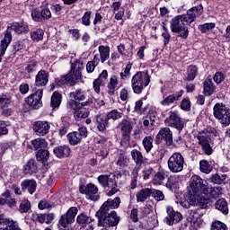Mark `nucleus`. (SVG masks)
Instances as JSON below:
<instances>
[{
  "instance_id": "nucleus-1",
  "label": "nucleus",
  "mask_w": 230,
  "mask_h": 230,
  "mask_svg": "<svg viewBox=\"0 0 230 230\" xmlns=\"http://www.w3.org/2000/svg\"><path fill=\"white\" fill-rule=\"evenodd\" d=\"M121 204L119 197L115 199H108L100 208L96 213L98 217V227H102L101 230H109L111 227H116L119 224V217L116 211H111L110 209H118Z\"/></svg>"
},
{
  "instance_id": "nucleus-2",
  "label": "nucleus",
  "mask_w": 230,
  "mask_h": 230,
  "mask_svg": "<svg viewBox=\"0 0 230 230\" xmlns=\"http://www.w3.org/2000/svg\"><path fill=\"white\" fill-rule=\"evenodd\" d=\"M202 13H204V7L199 4L189 9L186 14L172 18L171 21V31L178 33V37H181V39H188L190 31L187 26H190L191 22H195V19L200 17Z\"/></svg>"
},
{
  "instance_id": "nucleus-3",
  "label": "nucleus",
  "mask_w": 230,
  "mask_h": 230,
  "mask_svg": "<svg viewBox=\"0 0 230 230\" xmlns=\"http://www.w3.org/2000/svg\"><path fill=\"white\" fill-rule=\"evenodd\" d=\"M82 69H84V62L80 59L74 61L71 64L70 73L55 79L56 85H58V87L62 85H75L82 78Z\"/></svg>"
},
{
  "instance_id": "nucleus-4",
  "label": "nucleus",
  "mask_w": 230,
  "mask_h": 230,
  "mask_svg": "<svg viewBox=\"0 0 230 230\" xmlns=\"http://www.w3.org/2000/svg\"><path fill=\"white\" fill-rule=\"evenodd\" d=\"M190 195L194 197L197 202H200L208 188V181L200 178L199 175H193L190 178Z\"/></svg>"
},
{
  "instance_id": "nucleus-5",
  "label": "nucleus",
  "mask_w": 230,
  "mask_h": 230,
  "mask_svg": "<svg viewBox=\"0 0 230 230\" xmlns=\"http://www.w3.org/2000/svg\"><path fill=\"white\" fill-rule=\"evenodd\" d=\"M94 102H96V99H94L93 97L88 98L87 101L84 102H78L71 99L68 101L67 105L69 109H73V111H75V118L77 120H80L89 116V110H87L85 107H87V105H93Z\"/></svg>"
},
{
  "instance_id": "nucleus-6",
  "label": "nucleus",
  "mask_w": 230,
  "mask_h": 230,
  "mask_svg": "<svg viewBox=\"0 0 230 230\" xmlns=\"http://www.w3.org/2000/svg\"><path fill=\"white\" fill-rule=\"evenodd\" d=\"M150 84V75L148 72H137L131 79V87L135 94H141L143 87L148 86Z\"/></svg>"
},
{
  "instance_id": "nucleus-7",
  "label": "nucleus",
  "mask_w": 230,
  "mask_h": 230,
  "mask_svg": "<svg viewBox=\"0 0 230 230\" xmlns=\"http://www.w3.org/2000/svg\"><path fill=\"white\" fill-rule=\"evenodd\" d=\"M213 137V132L204 130L198 134L197 139L199 145H200L203 152L207 155H211L213 154V148H211V137Z\"/></svg>"
},
{
  "instance_id": "nucleus-8",
  "label": "nucleus",
  "mask_w": 230,
  "mask_h": 230,
  "mask_svg": "<svg viewBox=\"0 0 230 230\" xmlns=\"http://www.w3.org/2000/svg\"><path fill=\"white\" fill-rule=\"evenodd\" d=\"M168 168L172 173H179L184 170V156L181 153H174L167 162Z\"/></svg>"
},
{
  "instance_id": "nucleus-9",
  "label": "nucleus",
  "mask_w": 230,
  "mask_h": 230,
  "mask_svg": "<svg viewBox=\"0 0 230 230\" xmlns=\"http://www.w3.org/2000/svg\"><path fill=\"white\" fill-rule=\"evenodd\" d=\"M78 213V208L75 207L70 208L67 212L61 216L58 220V229L59 230H69L67 226L75 222V218Z\"/></svg>"
},
{
  "instance_id": "nucleus-10",
  "label": "nucleus",
  "mask_w": 230,
  "mask_h": 230,
  "mask_svg": "<svg viewBox=\"0 0 230 230\" xmlns=\"http://www.w3.org/2000/svg\"><path fill=\"white\" fill-rule=\"evenodd\" d=\"M214 116L217 119L221 120L224 127H227L230 124V110L222 103H217L214 106Z\"/></svg>"
},
{
  "instance_id": "nucleus-11",
  "label": "nucleus",
  "mask_w": 230,
  "mask_h": 230,
  "mask_svg": "<svg viewBox=\"0 0 230 230\" xmlns=\"http://www.w3.org/2000/svg\"><path fill=\"white\" fill-rule=\"evenodd\" d=\"M164 123L167 127H172L179 131L184 128V121L181 119V117H179V114L175 111L169 112V116L165 119Z\"/></svg>"
},
{
  "instance_id": "nucleus-12",
  "label": "nucleus",
  "mask_w": 230,
  "mask_h": 230,
  "mask_svg": "<svg viewBox=\"0 0 230 230\" xmlns=\"http://www.w3.org/2000/svg\"><path fill=\"white\" fill-rule=\"evenodd\" d=\"M87 136V128L81 127L77 131H74L67 135V139L70 145H78Z\"/></svg>"
},
{
  "instance_id": "nucleus-13",
  "label": "nucleus",
  "mask_w": 230,
  "mask_h": 230,
  "mask_svg": "<svg viewBox=\"0 0 230 230\" xmlns=\"http://www.w3.org/2000/svg\"><path fill=\"white\" fill-rule=\"evenodd\" d=\"M167 217L164 218V223L167 226H173V224H179L182 220V214L178 211L173 210V208L167 207Z\"/></svg>"
},
{
  "instance_id": "nucleus-14",
  "label": "nucleus",
  "mask_w": 230,
  "mask_h": 230,
  "mask_svg": "<svg viewBox=\"0 0 230 230\" xmlns=\"http://www.w3.org/2000/svg\"><path fill=\"white\" fill-rule=\"evenodd\" d=\"M42 89L37 90L34 93H31L27 99L26 102L30 107H32V109H40V107H42Z\"/></svg>"
},
{
  "instance_id": "nucleus-15",
  "label": "nucleus",
  "mask_w": 230,
  "mask_h": 230,
  "mask_svg": "<svg viewBox=\"0 0 230 230\" xmlns=\"http://www.w3.org/2000/svg\"><path fill=\"white\" fill-rule=\"evenodd\" d=\"M32 128L36 136H46L49 132L51 126L49 121L38 120L33 123Z\"/></svg>"
},
{
  "instance_id": "nucleus-16",
  "label": "nucleus",
  "mask_w": 230,
  "mask_h": 230,
  "mask_svg": "<svg viewBox=\"0 0 230 230\" xmlns=\"http://www.w3.org/2000/svg\"><path fill=\"white\" fill-rule=\"evenodd\" d=\"M220 195H222L221 187H207L200 200H204L206 202V200H209V199H218Z\"/></svg>"
},
{
  "instance_id": "nucleus-17",
  "label": "nucleus",
  "mask_w": 230,
  "mask_h": 230,
  "mask_svg": "<svg viewBox=\"0 0 230 230\" xmlns=\"http://www.w3.org/2000/svg\"><path fill=\"white\" fill-rule=\"evenodd\" d=\"M0 230H22L19 228L17 222L4 217L0 215Z\"/></svg>"
},
{
  "instance_id": "nucleus-18",
  "label": "nucleus",
  "mask_w": 230,
  "mask_h": 230,
  "mask_svg": "<svg viewBox=\"0 0 230 230\" xmlns=\"http://www.w3.org/2000/svg\"><path fill=\"white\" fill-rule=\"evenodd\" d=\"M182 94H184V91L181 90L176 92L167 97H165L163 101H161V105L164 107H170V105H173V103H177L181 98H182Z\"/></svg>"
},
{
  "instance_id": "nucleus-19",
  "label": "nucleus",
  "mask_w": 230,
  "mask_h": 230,
  "mask_svg": "<svg viewBox=\"0 0 230 230\" xmlns=\"http://www.w3.org/2000/svg\"><path fill=\"white\" fill-rule=\"evenodd\" d=\"M118 128L120 129V132L126 141H128L130 133L132 132V124L127 119L121 120L118 125Z\"/></svg>"
},
{
  "instance_id": "nucleus-20",
  "label": "nucleus",
  "mask_w": 230,
  "mask_h": 230,
  "mask_svg": "<svg viewBox=\"0 0 230 230\" xmlns=\"http://www.w3.org/2000/svg\"><path fill=\"white\" fill-rule=\"evenodd\" d=\"M49 82V73L40 70L35 76V85L37 87H46Z\"/></svg>"
},
{
  "instance_id": "nucleus-21",
  "label": "nucleus",
  "mask_w": 230,
  "mask_h": 230,
  "mask_svg": "<svg viewBox=\"0 0 230 230\" xmlns=\"http://www.w3.org/2000/svg\"><path fill=\"white\" fill-rule=\"evenodd\" d=\"M156 137L158 139H164L168 146H172V143H173V133H172L170 128H161Z\"/></svg>"
},
{
  "instance_id": "nucleus-22",
  "label": "nucleus",
  "mask_w": 230,
  "mask_h": 230,
  "mask_svg": "<svg viewBox=\"0 0 230 230\" xmlns=\"http://www.w3.org/2000/svg\"><path fill=\"white\" fill-rule=\"evenodd\" d=\"M10 42H12V33L7 31V32L4 33V37L1 40V44H0V62L3 57H4V54L6 53V49H8V46H10Z\"/></svg>"
},
{
  "instance_id": "nucleus-23",
  "label": "nucleus",
  "mask_w": 230,
  "mask_h": 230,
  "mask_svg": "<svg viewBox=\"0 0 230 230\" xmlns=\"http://www.w3.org/2000/svg\"><path fill=\"white\" fill-rule=\"evenodd\" d=\"M95 123L99 132H105V130H107V127H109V119H107V115L105 117L101 114H97L95 116Z\"/></svg>"
},
{
  "instance_id": "nucleus-24",
  "label": "nucleus",
  "mask_w": 230,
  "mask_h": 230,
  "mask_svg": "<svg viewBox=\"0 0 230 230\" xmlns=\"http://www.w3.org/2000/svg\"><path fill=\"white\" fill-rule=\"evenodd\" d=\"M10 30H12L13 31H15V33H18V34L28 33V31H30V28L28 27V24L19 23V22H13L11 26H9L5 33H7L8 31L11 32Z\"/></svg>"
},
{
  "instance_id": "nucleus-25",
  "label": "nucleus",
  "mask_w": 230,
  "mask_h": 230,
  "mask_svg": "<svg viewBox=\"0 0 230 230\" xmlns=\"http://www.w3.org/2000/svg\"><path fill=\"white\" fill-rule=\"evenodd\" d=\"M22 191L28 190L30 195H33L34 191H37V181L35 180H24L21 183Z\"/></svg>"
},
{
  "instance_id": "nucleus-26",
  "label": "nucleus",
  "mask_w": 230,
  "mask_h": 230,
  "mask_svg": "<svg viewBox=\"0 0 230 230\" xmlns=\"http://www.w3.org/2000/svg\"><path fill=\"white\" fill-rule=\"evenodd\" d=\"M53 154L58 159L69 157V155L71 154V148H69L67 146H57L53 149Z\"/></svg>"
},
{
  "instance_id": "nucleus-27",
  "label": "nucleus",
  "mask_w": 230,
  "mask_h": 230,
  "mask_svg": "<svg viewBox=\"0 0 230 230\" xmlns=\"http://www.w3.org/2000/svg\"><path fill=\"white\" fill-rule=\"evenodd\" d=\"M77 224L82 226V227H86V230H93V219L84 214H81L76 218Z\"/></svg>"
},
{
  "instance_id": "nucleus-28",
  "label": "nucleus",
  "mask_w": 230,
  "mask_h": 230,
  "mask_svg": "<svg viewBox=\"0 0 230 230\" xmlns=\"http://www.w3.org/2000/svg\"><path fill=\"white\" fill-rule=\"evenodd\" d=\"M181 185V176L179 175H171L166 182V188L169 190H178Z\"/></svg>"
},
{
  "instance_id": "nucleus-29",
  "label": "nucleus",
  "mask_w": 230,
  "mask_h": 230,
  "mask_svg": "<svg viewBox=\"0 0 230 230\" xmlns=\"http://www.w3.org/2000/svg\"><path fill=\"white\" fill-rule=\"evenodd\" d=\"M98 193V187L93 183L88 184L85 187V195L90 200H98V197L94 196Z\"/></svg>"
},
{
  "instance_id": "nucleus-30",
  "label": "nucleus",
  "mask_w": 230,
  "mask_h": 230,
  "mask_svg": "<svg viewBox=\"0 0 230 230\" xmlns=\"http://www.w3.org/2000/svg\"><path fill=\"white\" fill-rule=\"evenodd\" d=\"M130 164V158L128 155L125 152H121L119 154L118 160L116 162V165L119 166L120 168H126Z\"/></svg>"
},
{
  "instance_id": "nucleus-31",
  "label": "nucleus",
  "mask_w": 230,
  "mask_h": 230,
  "mask_svg": "<svg viewBox=\"0 0 230 230\" xmlns=\"http://www.w3.org/2000/svg\"><path fill=\"white\" fill-rule=\"evenodd\" d=\"M98 51L100 53L102 64L106 62V60H109V58H111V48H109V46L101 45L98 48Z\"/></svg>"
},
{
  "instance_id": "nucleus-32",
  "label": "nucleus",
  "mask_w": 230,
  "mask_h": 230,
  "mask_svg": "<svg viewBox=\"0 0 230 230\" xmlns=\"http://www.w3.org/2000/svg\"><path fill=\"white\" fill-rule=\"evenodd\" d=\"M186 77L185 79L187 82H193L194 78H197V75H199V67L195 65H190L187 68L186 72Z\"/></svg>"
},
{
  "instance_id": "nucleus-33",
  "label": "nucleus",
  "mask_w": 230,
  "mask_h": 230,
  "mask_svg": "<svg viewBox=\"0 0 230 230\" xmlns=\"http://www.w3.org/2000/svg\"><path fill=\"white\" fill-rule=\"evenodd\" d=\"M149 197H152V189H142L137 193V201L145 202Z\"/></svg>"
},
{
  "instance_id": "nucleus-34",
  "label": "nucleus",
  "mask_w": 230,
  "mask_h": 230,
  "mask_svg": "<svg viewBox=\"0 0 230 230\" xmlns=\"http://www.w3.org/2000/svg\"><path fill=\"white\" fill-rule=\"evenodd\" d=\"M215 86L213 84V81L208 78L203 83V93L205 96H211L213 93H215Z\"/></svg>"
},
{
  "instance_id": "nucleus-35",
  "label": "nucleus",
  "mask_w": 230,
  "mask_h": 230,
  "mask_svg": "<svg viewBox=\"0 0 230 230\" xmlns=\"http://www.w3.org/2000/svg\"><path fill=\"white\" fill-rule=\"evenodd\" d=\"M216 209L223 213V215H227L229 213V208L227 207V201L225 199H219L215 204Z\"/></svg>"
},
{
  "instance_id": "nucleus-36",
  "label": "nucleus",
  "mask_w": 230,
  "mask_h": 230,
  "mask_svg": "<svg viewBox=\"0 0 230 230\" xmlns=\"http://www.w3.org/2000/svg\"><path fill=\"white\" fill-rule=\"evenodd\" d=\"M98 182L101 183V185L103 188H107L108 186H114V178H109V175H100L97 178Z\"/></svg>"
},
{
  "instance_id": "nucleus-37",
  "label": "nucleus",
  "mask_w": 230,
  "mask_h": 230,
  "mask_svg": "<svg viewBox=\"0 0 230 230\" xmlns=\"http://www.w3.org/2000/svg\"><path fill=\"white\" fill-rule=\"evenodd\" d=\"M62 103V95L58 92H54L51 96L50 106L52 109H58Z\"/></svg>"
},
{
  "instance_id": "nucleus-38",
  "label": "nucleus",
  "mask_w": 230,
  "mask_h": 230,
  "mask_svg": "<svg viewBox=\"0 0 230 230\" xmlns=\"http://www.w3.org/2000/svg\"><path fill=\"white\" fill-rule=\"evenodd\" d=\"M131 157L136 164L141 165L145 163V157L143 156V153H141L137 149H133L131 151Z\"/></svg>"
},
{
  "instance_id": "nucleus-39",
  "label": "nucleus",
  "mask_w": 230,
  "mask_h": 230,
  "mask_svg": "<svg viewBox=\"0 0 230 230\" xmlns=\"http://www.w3.org/2000/svg\"><path fill=\"white\" fill-rule=\"evenodd\" d=\"M142 145L146 154L150 153V150L154 148V137L152 136L145 137L142 140Z\"/></svg>"
},
{
  "instance_id": "nucleus-40",
  "label": "nucleus",
  "mask_w": 230,
  "mask_h": 230,
  "mask_svg": "<svg viewBox=\"0 0 230 230\" xmlns=\"http://www.w3.org/2000/svg\"><path fill=\"white\" fill-rule=\"evenodd\" d=\"M70 98H74V101L84 102L85 100V91L82 89H77L75 92L69 93Z\"/></svg>"
},
{
  "instance_id": "nucleus-41",
  "label": "nucleus",
  "mask_w": 230,
  "mask_h": 230,
  "mask_svg": "<svg viewBox=\"0 0 230 230\" xmlns=\"http://www.w3.org/2000/svg\"><path fill=\"white\" fill-rule=\"evenodd\" d=\"M100 64V58H98V55H95L93 57V59L92 61H89L86 64V71L87 73H93L94 69H96V66Z\"/></svg>"
},
{
  "instance_id": "nucleus-42",
  "label": "nucleus",
  "mask_w": 230,
  "mask_h": 230,
  "mask_svg": "<svg viewBox=\"0 0 230 230\" xmlns=\"http://www.w3.org/2000/svg\"><path fill=\"white\" fill-rule=\"evenodd\" d=\"M25 174H31L37 172V165L35 164V160H30L23 168Z\"/></svg>"
},
{
  "instance_id": "nucleus-43",
  "label": "nucleus",
  "mask_w": 230,
  "mask_h": 230,
  "mask_svg": "<svg viewBox=\"0 0 230 230\" xmlns=\"http://www.w3.org/2000/svg\"><path fill=\"white\" fill-rule=\"evenodd\" d=\"M199 169L203 173H211L213 172V165L207 160H201L199 162Z\"/></svg>"
},
{
  "instance_id": "nucleus-44",
  "label": "nucleus",
  "mask_w": 230,
  "mask_h": 230,
  "mask_svg": "<svg viewBox=\"0 0 230 230\" xmlns=\"http://www.w3.org/2000/svg\"><path fill=\"white\" fill-rule=\"evenodd\" d=\"M36 157L38 161H40V163H45V161L49 159V151L46 149H40L36 154Z\"/></svg>"
},
{
  "instance_id": "nucleus-45",
  "label": "nucleus",
  "mask_w": 230,
  "mask_h": 230,
  "mask_svg": "<svg viewBox=\"0 0 230 230\" xmlns=\"http://www.w3.org/2000/svg\"><path fill=\"white\" fill-rule=\"evenodd\" d=\"M31 39L34 42H39V40H42L44 39V31L42 29H38L31 32Z\"/></svg>"
},
{
  "instance_id": "nucleus-46",
  "label": "nucleus",
  "mask_w": 230,
  "mask_h": 230,
  "mask_svg": "<svg viewBox=\"0 0 230 230\" xmlns=\"http://www.w3.org/2000/svg\"><path fill=\"white\" fill-rule=\"evenodd\" d=\"M34 150H39L40 148H46L48 146V142L43 138H36L31 141Z\"/></svg>"
},
{
  "instance_id": "nucleus-47",
  "label": "nucleus",
  "mask_w": 230,
  "mask_h": 230,
  "mask_svg": "<svg viewBox=\"0 0 230 230\" xmlns=\"http://www.w3.org/2000/svg\"><path fill=\"white\" fill-rule=\"evenodd\" d=\"M121 118H123V112L118 110H112L107 113V119H112L113 121H116L118 119H121Z\"/></svg>"
},
{
  "instance_id": "nucleus-48",
  "label": "nucleus",
  "mask_w": 230,
  "mask_h": 230,
  "mask_svg": "<svg viewBox=\"0 0 230 230\" xmlns=\"http://www.w3.org/2000/svg\"><path fill=\"white\" fill-rule=\"evenodd\" d=\"M46 218H48L46 214H38L36 212L32 213L31 217V219L33 220V222H40V224H44Z\"/></svg>"
},
{
  "instance_id": "nucleus-49",
  "label": "nucleus",
  "mask_w": 230,
  "mask_h": 230,
  "mask_svg": "<svg viewBox=\"0 0 230 230\" xmlns=\"http://www.w3.org/2000/svg\"><path fill=\"white\" fill-rule=\"evenodd\" d=\"M216 24L214 22L210 23H204L199 25L198 29L200 31L201 33H208V31H211L215 28Z\"/></svg>"
},
{
  "instance_id": "nucleus-50",
  "label": "nucleus",
  "mask_w": 230,
  "mask_h": 230,
  "mask_svg": "<svg viewBox=\"0 0 230 230\" xmlns=\"http://www.w3.org/2000/svg\"><path fill=\"white\" fill-rule=\"evenodd\" d=\"M151 197H154L155 200H156L157 202L164 200V194L163 193V191L155 189L152 190Z\"/></svg>"
},
{
  "instance_id": "nucleus-51",
  "label": "nucleus",
  "mask_w": 230,
  "mask_h": 230,
  "mask_svg": "<svg viewBox=\"0 0 230 230\" xmlns=\"http://www.w3.org/2000/svg\"><path fill=\"white\" fill-rule=\"evenodd\" d=\"M211 230H227V226L220 221H214L211 225Z\"/></svg>"
},
{
  "instance_id": "nucleus-52",
  "label": "nucleus",
  "mask_w": 230,
  "mask_h": 230,
  "mask_svg": "<svg viewBox=\"0 0 230 230\" xmlns=\"http://www.w3.org/2000/svg\"><path fill=\"white\" fill-rule=\"evenodd\" d=\"M130 69H132V63H128L126 66L124 72L120 73V78L122 80H127V78H130Z\"/></svg>"
},
{
  "instance_id": "nucleus-53",
  "label": "nucleus",
  "mask_w": 230,
  "mask_h": 230,
  "mask_svg": "<svg viewBox=\"0 0 230 230\" xmlns=\"http://www.w3.org/2000/svg\"><path fill=\"white\" fill-rule=\"evenodd\" d=\"M118 87V77L116 75H113L110 79V83L108 84V89H110V93H114V89Z\"/></svg>"
},
{
  "instance_id": "nucleus-54",
  "label": "nucleus",
  "mask_w": 230,
  "mask_h": 230,
  "mask_svg": "<svg viewBox=\"0 0 230 230\" xmlns=\"http://www.w3.org/2000/svg\"><path fill=\"white\" fill-rule=\"evenodd\" d=\"M226 179V174H222V175L214 174L211 178V181L214 182V184H223Z\"/></svg>"
},
{
  "instance_id": "nucleus-55",
  "label": "nucleus",
  "mask_w": 230,
  "mask_h": 230,
  "mask_svg": "<svg viewBox=\"0 0 230 230\" xmlns=\"http://www.w3.org/2000/svg\"><path fill=\"white\" fill-rule=\"evenodd\" d=\"M92 14H93V12H91V11L84 13V14L82 17V24H84V26H89V24H91V15Z\"/></svg>"
},
{
  "instance_id": "nucleus-56",
  "label": "nucleus",
  "mask_w": 230,
  "mask_h": 230,
  "mask_svg": "<svg viewBox=\"0 0 230 230\" xmlns=\"http://www.w3.org/2000/svg\"><path fill=\"white\" fill-rule=\"evenodd\" d=\"M31 204L28 200H23L20 204V211L21 213H28L30 211Z\"/></svg>"
},
{
  "instance_id": "nucleus-57",
  "label": "nucleus",
  "mask_w": 230,
  "mask_h": 230,
  "mask_svg": "<svg viewBox=\"0 0 230 230\" xmlns=\"http://www.w3.org/2000/svg\"><path fill=\"white\" fill-rule=\"evenodd\" d=\"M10 103H12V100L10 99V97L6 95H2L0 97V106L2 107V109H4V107L10 105Z\"/></svg>"
},
{
  "instance_id": "nucleus-58",
  "label": "nucleus",
  "mask_w": 230,
  "mask_h": 230,
  "mask_svg": "<svg viewBox=\"0 0 230 230\" xmlns=\"http://www.w3.org/2000/svg\"><path fill=\"white\" fill-rule=\"evenodd\" d=\"M31 17L36 22H42V14L39 10L34 9L31 12Z\"/></svg>"
},
{
  "instance_id": "nucleus-59",
  "label": "nucleus",
  "mask_w": 230,
  "mask_h": 230,
  "mask_svg": "<svg viewBox=\"0 0 230 230\" xmlns=\"http://www.w3.org/2000/svg\"><path fill=\"white\" fill-rule=\"evenodd\" d=\"M118 183H116V180H114V184L112 186H108L107 188H111V190L107 192L108 197H112V195H116L119 189H118Z\"/></svg>"
},
{
  "instance_id": "nucleus-60",
  "label": "nucleus",
  "mask_w": 230,
  "mask_h": 230,
  "mask_svg": "<svg viewBox=\"0 0 230 230\" xmlns=\"http://www.w3.org/2000/svg\"><path fill=\"white\" fill-rule=\"evenodd\" d=\"M26 71L27 73H33V71H37V61H30L26 66Z\"/></svg>"
},
{
  "instance_id": "nucleus-61",
  "label": "nucleus",
  "mask_w": 230,
  "mask_h": 230,
  "mask_svg": "<svg viewBox=\"0 0 230 230\" xmlns=\"http://www.w3.org/2000/svg\"><path fill=\"white\" fill-rule=\"evenodd\" d=\"M40 13L42 21L51 19V11L49 10V8H43L40 11Z\"/></svg>"
},
{
  "instance_id": "nucleus-62",
  "label": "nucleus",
  "mask_w": 230,
  "mask_h": 230,
  "mask_svg": "<svg viewBox=\"0 0 230 230\" xmlns=\"http://www.w3.org/2000/svg\"><path fill=\"white\" fill-rule=\"evenodd\" d=\"M165 179L164 172H158L154 177V181L156 184H161Z\"/></svg>"
},
{
  "instance_id": "nucleus-63",
  "label": "nucleus",
  "mask_w": 230,
  "mask_h": 230,
  "mask_svg": "<svg viewBox=\"0 0 230 230\" xmlns=\"http://www.w3.org/2000/svg\"><path fill=\"white\" fill-rule=\"evenodd\" d=\"M224 74L222 72H217L213 77V80L216 84H222L225 80Z\"/></svg>"
},
{
  "instance_id": "nucleus-64",
  "label": "nucleus",
  "mask_w": 230,
  "mask_h": 230,
  "mask_svg": "<svg viewBox=\"0 0 230 230\" xmlns=\"http://www.w3.org/2000/svg\"><path fill=\"white\" fill-rule=\"evenodd\" d=\"M223 41L230 42V25H228L223 34Z\"/></svg>"
}]
</instances>
